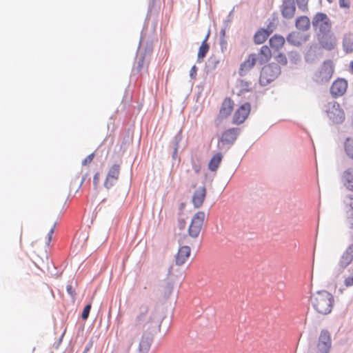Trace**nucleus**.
Returning <instances> with one entry per match:
<instances>
[{
	"label": "nucleus",
	"instance_id": "nucleus-1",
	"mask_svg": "<svg viewBox=\"0 0 353 353\" xmlns=\"http://www.w3.org/2000/svg\"><path fill=\"white\" fill-rule=\"evenodd\" d=\"M311 303L318 313L325 315L332 310L334 297L325 290L318 291L311 296Z\"/></svg>",
	"mask_w": 353,
	"mask_h": 353
},
{
	"label": "nucleus",
	"instance_id": "nucleus-2",
	"mask_svg": "<svg viewBox=\"0 0 353 353\" xmlns=\"http://www.w3.org/2000/svg\"><path fill=\"white\" fill-rule=\"evenodd\" d=\"M281 67L276 63H270L264 65L259 77V83L262 86H266L274 81L281 74Z\"/></svg>",
	"mask_w": 353,
	"mask_h": 353
},
{
	"label": "nucleus",
	"instance_id": "nucleus-3",
	"mask_svg": "<svg viewBox=\"0 0 353 353\" xmlns=\"http://www.w3.org/2000/svg\"><path fill=\"white\" fill-rule=\"evenodd\" d=\"M312 26L317 34L318 33L330 32L332 30V23L325 13L318 12L312 17Z\"/></svg>",
	"mask_w": 353,
	"mask_h": 353
},
{
	"label": "nucleus",
	"instance_id": "nucleus-4",
	"mask_svg": "<svg viewBox=\"0 0 353 353\" xmlns=\"http://www.w3.org/2000/svg\"><path fill=\"white\" fill-rule=\"evenodd\" d=\"M178 241L180 247L175 256V262L177 265H182L188 260L191 253L190 246L184 244L192 245V241L186 236H180Z\"/></svg>",
	"mask_w": 353,
	"mask_h": 353
},
{
	"label": "nucleus",
	"instance_id": "nucleus-5",
	"mask_svg": "<svg viewBox=\"0 0 353 353\" xmlns=\"http://www.w3.org/2000/svg\"><path fill=\"white\" fill-rule=\"evenodd\" d=\"M205 213L202 211L196 212L193 216L188 229V234L187 236L190 241V238L196 239L199 236L202 225L205 219Z\"/></svg>",
	"mask_w": 353,
	"mask_h": 353
},
{
	"label": "nucleus",
	"instance_id": "nucleus-6",
	"mask_svg": "<svg viewBox=\"0 0 353 353\" xmlns=\"http://www.w3.org/2000/svg\"><path fill=\"white\" fill-rule=\"evenodd\" d=\"M317 39L321 47L328 51L334 49L336 46V38L331 30L316 34Z\"/></svg>",
	"mask_w": 353,
	"mask_h": 353
},
{
	"label": "nucleus",
	"instance_id": "nucleus-7",
	"mask_svg": "<svg viewBox=\"0 0 353 353\" xmlns=\"http://www.w3.org/2000/svg\"><path fill=\"white\" fill-rule=\"evenodd\" d=\"M332 345L330 333L325 330H323L319 335V341L316 344V353H329Z\"/></svg>",
	"mask_w": 353,
	"mask_h": 353
},
{
	"label": "nucleus",
	"instance_id": "nucleus-8",
	"mask_svg": "<svg viewBox=\"0 0 353 353\" xmlns=\"http://www.w3.org/2000/svg\"><path fill=\"white\" fill-rule=\"evenodd\" d=\"M309 38V34H303L299 31H292L288 34L285 41L291 46L300 47L308 41Z\"/></svg>",
	"mask_w": 353,
	"mask_h": 353
},
{
	"label": "nucleus",
	"instance_id": "nucleus-9",
	"mask_svg": "<svg viewBox=\"0 0 353 353\" xmlns=\"http://www.w3.org/2000/svg\"><path fill=\"white\" fill-rule=\"evenodd\" d=\"M334 72V65L331 60H326L323 63L319 71V82H327L332 77Z\"/></svg>",
	"mask_w": 353,
	"mask_h": 353
},
{
	"label": "nucleus",
	"instance_id": "nucleus-10",
	"mask_svg": "<svg viewBox=\"0 0 353 353\" xmlns=\"http://www.w3.org/2000/svg\"><path fill=\"white\" fill-rule=\"evenodd\" d=\"M280 10L283 18L286 19H292L296 11L294 0H282Z\"/></svg>",
	"mask_w": 353,
	"mask_h": 353
},
{
	"label": "nucleus",
	"instance_id": "nucleus-11",
	"mask_svg": "<svg viewBox=\"0 0 353 353\" xmlns=\"http://www.w3.org/2000/svg\"><path fill=\"white\" fill-rule=\"evenodd\" d=\"M347 88V81L344 79L334 81L330 87V93L334 97L342 96Z\"/></svg>",
	"mask_w": 353,
	"mask_h": 353
},
{
	"label": "nucleus",
	"instance_id": "nucleus-12",
	"mask_svg": "<svg viewBox=\"0 0 353 353\" xmlns=\"http://www.w3.org/2000/svg\"><path fill=\"white\" fill-rule=\"evenodd\" d=\"M120 166L119 165H113L109 170L104 185L106 188H110L117 181L119 176Z\"/></svg>",
	"mask_w": 353,
	"mask_h": 353
},
{
	"label": "nucleus",
	"instance_id": "nucleus-13",
	"mask_svg": "<svg viewBox=\"0 0 353 353\" xmlns=\"http://www.w3.org/2000/svg\"><path fill=\"white\" fill-rule=\"evenodd\" d=\"M239 133L238 128H230L223 132L221 137L220 141L223 144L231 145L236 139Z\"/></svg>",
	"mask_w": 353,
	"mask_h": 353
},
{
	"label": "nucleus",
	"instance_id": "nucleus-14",
	"mask_svg": "<svg viewBox=\"0 0 353 353\" xmlns=\"http://www.w3.org/2000/svg\"><path fill=\"white\" fill-rule=\"evenodd\" d=\"M353 261V244L350 245L343 252L339 261L341 269L345 268Z\"/></svg>",
	"mask_w": 353,
	"mask_h": 353
},
{
	"label": "nucleus",
	"instance_id": "nucleus-15",
	"mask_svg": "<svg viewBox=\"0 0 353 353\" xmlns=\"http://www.w3.org/2000/svg\"><path fill=\"white\" fill-rule=\"evenodd\" d=\"M272 57L270 48L268 46H263L258 54H255L256 61L260 65L267 63Z\"/></svg>",
	"mask_w": 353,
	"mask_h": 353
},
{
	"label": "nucleus",
	"instance_id": "nucleus-16",
	"mask_svg": "<svg viewBox=\"0 0 353 353\" xmlns=\"http://www.w3.org/2000/svg\"><path fill=\"white\" fill-rule=\"evenodd\" d=\"M255 54L249 55L248 59L243 61L239 68V75L244 76L256 63Z\"/></svg>",
	"mask_w": 353,
	"mask_h": 353
},
{
	"label": "nucleus",
	"instance_id": "nucleus-17",
	"mask_svg": "<svg viewBox=\"0 0 353 353\" xmlns=\"http://www.w3.org/2000/svg\"><path fill=\"white\" fill-rule=\"evenodd\" d=\"M206 195V189L205 187H199L196 189L192 196V203L195 208L201 207L205 200Z\"/></svg>",
	"mask_w": 353,
	"mask_h": 353
},
{
	"label": "nucleus",
	"instance_id": "nucleus-18",
	"mask_svg": "<svg viewBox=\"0 0 353 353\" xmlns=\"http://www.w3.org/2000/svg\"><path fill=\"white\" fill-rule=\"evenodd\" d=\"M312 21L305 15L298 17L295 20V27L297 30L305 32L310 30Z\"/></svg>",
	"mask_w": 353,
	"mask_h": 353
},
{
	"label": "nucleus",
	"instance_id": "nucleus-19",
	"mask_svg": "<svg viewBox=\"0 0 353 353\" xmlns=\"http://www.w3.org/2000/svg\"><path fill=\"white\" fill-rule=\"evenodd\" d=\"M285 39L280 34L273 35L269 40L270 46L276 50H280L285 44Z\"/></svg>",
	"mask_w": 353,
	"mask_h": 353
},
{
	"label": "nucleus",
	"instance_id": "nucleus-20",
	"mask_svg": "<svg viewBox=\"0 0 353 353\" xmlns=\"http://www.w3.org/2000/svg\"><path fill=\"white\" fill-rule=\"evenodd\" d=\"M345 213L351 227L353 228V196H349L345 201Z\"/></svg>",
	"mask_w": 353,
	"mask_h": 353
},
{
	"label": "nucleus",
	"instance_id": "nucleus-21",
	"mask_svg": "<svg viewBox=\"0 0 353 353\" xmlns=\"http://www.w3.org/2000/svg\"><path fill=\"white\" fill-rule=\"evenodd\" d=\"M270 35V31L265 30V28H261L254 34V42L256 44H261L267 40Z\"/></svg>",
	"mask_w": 353,
	"mask_h": 353
},
{
	"label": "nucleus",
	"instance_id": "nucleus-22",
	"mask_svg": "<svg viewBox=\"0 0 353 353\" xmlns=\"http://www.w3.org/2000/svg\"><path fill=\"white\" fill-rule=\"evenodd\" d=\"M343 48L346 53H350L353 51V34L350 33L344 36Z\"/></svg>",
	"mask_w": 353,
	"mask_h": 353
},
{
	"label": "nucleus",
	"instance_id": "nucleus-23",
	"mask_svg": "<svg viewBox=\"0 0 353 353\" xmlns=\"http://www.w3.org/2000/svg\"><path fill=\"white\" fill-rule=\"evenodd\" d=\"M220 61L219 59L214 55L210 57L208 59L207 62L205 63V70L207 73L212 72L214 71L219 65Z\"/></svg>",
	"mask_w": 353,
	"mask_h": 353
},
{
	"label": "nucleus",
	"instance_id": "nucleus-24",
	"mask_svg": "<svg viewBox=\"0 0 353 353\" xmlns=\"http://www.w3.org/2000/svg\"><path fill=\"white\" fill-rule=\"evenodd\" d=\"M145 61V53H140L137 55L136 60L133 66V72L139 73L143 68Z\"/></svg>",
	"mask_w": 353,
	"mask_h": 353
},
{
	"label": "nucleus",
	"instance_id": "nucleus-25",
	"mask_svg": "<svg viewBox=\"0 0 353 353\" xmlns=\"http://www.w3.org/2000/svg\"><path fill=\"white\" fill-rule=\"evenodd\" d=\"M343 183L347 190L353 192V172L352 171H345L343 176Z\"/></svg>",
	"mask_w": 353,
	"mask_h": 353
},
{
	"label": "nucleus",
	"instance_id": "nucleus-26",
	"mask_svg": "<svg viewBox=\"0 0 353 353\" xmlns=\"http://www.w3.org/2000/svg\"><path fill=\"white\" fill-rule=\"evenodd\" d=\"M249 112H234L232 115V123L239 125L248 118Z\"/></svg>",
	"mask_w": 353,
	"mask_h": 353
},
{
	"label": "nucleus",
	"instance_id": "nucleus-27",
	"mask_svg": "<svg viewBox=\"0 0 353 353\" xmlns=\"http://www.w3.org/2000/svg\"><path fill=\"white\" fill-rule=\"evenodd\" d=\"M151 346V340L148 338H142L139 342L137 353H148Z\"/></svg>",
	"mask_w": 353,
	"mask_h": 353
},
{
	"label": "nucleus",
	"instance_id": "nucleus-28",
	"mask_svg": "<svg viewBox=\"0 0 353 353\" xmlns=\"http://www.w3.org/2000/svg\"><path fill=\"white\" fill-rule=\"evenodd\" d=\"M222 160V155L221 153H217L213 156L208 164V168L211 171H216L219 168Z\"/></svg>",
	"mask_w": 353,
	"mask_h": 353
},
{
	"label": "nucleus",
	"instance_id": "nucleus-29",
	"mask_svg": "<svg viewBox=\"0 0 353 353\" xmlns=\"http://www.w3.org/2000/svg\"><path fill=\"white\" fill-rule=\"evenodd\" d=\"M343 284L346 288L353 286V266L347 270L343 274Z\"/></svg>",
	"mask_w": 353,
	"mask_h": 353
},
{
	"label": "nucleus",
	"instance_id": "nucleus-30",
	"mask_svg": "<svg viewBox=\"0 0 353 353\" xmlns=\"http://www.w3.org/2000/svg\"><path fill=\"white\" fill-rule=\"evenodd\" d=\"M209 49V44L205 41H202L198 52L197 62H201L203 60V59L206 56Z\"/></svg>",
	"mask_w": 353,
	"mask_h": 353
},
{
	"label": "nucleus",
	"instance_id": "nucleus-31",
	"mask_svg": "<svg viewBox=\"0 0 353 353\" xmlns=\"http://www.w3.org/2000/svg\"><path fill=\"white\" fill-rule=\"evenodd\" d=\"M329 117L333 123H341L345 119L344 112H330Z\"/></svg>",
	"mask_w": 353,
	"mask_h": 353
},
{
	"label": "nucleus",
	"instance_id": "nucleus-32",
	"mask_svg": "<svg viewBox=\"0 0 353 353\" xmlns=\"http://www.w3.org/2000/svg\"><path fill=\"white\" fill-rule=\"evenodd\" d=\"M132 92L125 90L123 97L121 103L123 105V109H126L130 107V103L132 102Z\"/></svg>",
	"mask_w": 353,
	"mask_h": 353
},
{
	"label": "nucleus",
	"instance_id": "nucleus-33",
	"mask_svg": "<svg viewBox=\"0 0 353 353\" xmlns=\"http://www.w3.org/2000/svg\"><path fill=\"white\" fill-rule=\"evenodd\" d=\"M288 57L290 63L294 65H297L301 60V57L299 52L296 50L289 52L288 53Z\"/></svg>",
	"mask_w": 353,
	"mask_h": 353
},
{
	"label": "nucleus",
	"instance_id": "nucleus-34",
	"mask_svg": "<svg viewBox=\"0 0 353 353\" xmlns=\"http://www.w3.org/2000/svg\"><path fill=\"white\" fill-rule=\"evenodd\" d=\"M148 311V307L147 305H141L140 307L139 314L136 318L137 325H141L143 321V318L145 316Z\"/></svg>",
	"mask_w": 353,
	"mask_h": 353
},
{
	"label": "nucleus",
	"instance_id": "nucleus-35",
	"mask_svg": "<svg viewBox=\"0 0 353 353\" xmlns=\"http://www.w3.org/2000/svg\"><path fill=\"white\" fill-rule=\"evenodd\" d=\"M345 150L346 154L353 159V139H347L345 142Z\"/></svg>",
	"mask_w": 353,
	"mask_h": 353
},
{
	"label": "nucleus",
	"instance_id": "nucleus-36",
	"mask_svg": "<svg viewBox=\"0 0 353 353\" xmlns=\"http://www.w3.org/2000/svg\"><path fill=\"white\" fill-rule=\"evenodd\" d=\"M234 102L230 98L226 97L223 101L220 110H233Z\"/></svg>",
	"mask_w": 353,
	"mask_h": 353
},
{
	"label": "nucleus",
	"instance_id": "nucleus-37",
	"mask_svg": "<svg viewBox=\"0 0 353 353\" xmlns=\"http://www.w3.org/2000/svg\"><path fill=\"white\" fill-rule=\"evenodd\" d=\"M296 3L299 10L304 12L308 11V0H296Z\"/></svg>",
	"mask_w": 353,
	"mask_h": 353
},
{
	"label": "nucleus",
	"instance_id": "nucleus-38",
	"mask_svg": "<svg viewBox=\"0 0 353 353\" xmlns=\"http://www.w3.org/2000/svg\"><path fill=\"white\" fill-rule=\"evenodd\" d=\"M275 21L276 19L274 17L269 18L267 21L268 25L267 28H265V30L270 31V34H271L276 28Z\"/></svg>",
	"mask_w": 353,
	"mask_h": 353
},
{
	"label": "nucleus",
	"instance_id": "nucleus-39",
	"mask_svg": "<svg viewBox=\"0 0 353 353\" xmlns=\"http://www.w3.org/2000/svg\"><path fill=\"white\" fill-rule=\"evenodd\" d=\"M275 60L276 61V63L279 65L281 64L282 65H285L288 63V59L283 53L279 52L275 57Z\"/></svg>",
	"mask_w": 353,
	"mask_h": 353
},
{
	"label": "nucleus",
	"instance_id": "nucleus-40",
	"mask_svg": "<svg viewBox=\"0 0 353 353\" xmlns=\"http://www.w3.org/2000/svg\"><path fill=\"white\" fill-rule=\"evenodd\" d=\"M250 83L248 81L241 80L240 81V86L241 90L238 93V95L242 94L244 92H248L249 90V86Z\"/></svg>",
	"mask_w": 353,
	"mask_h": 353
},
{
	"label": "nucleus",
	"instance_id": "nucleus-41",
	"mask_svg": "<svg viewBox=\"0 0 353 353\" xmlns=\"http://www.w3.org/2000/svg\"><path fill=\"white\" fill-rule=\"evenodd\" d=\"M234 8L229 12L228 15L227 16L226 19L223 20V26L225 27H229L230 23L232 22L233 17H234Z\"/></svg>",
	"mask_w": 353,
	"mask_h": 353
},
{
	"label": "nucleus",
	"instance_id": "nucleus-42",
	"mask_svg": "<svg viewBox=\"0 0 353 353\" xmlns=\"http://www.w3.org/2000/svg\"><path fill=\"white\" fill-rule=\"evenodd\" d=\"M228 43L225 38H220V47L223 53L227 50Z\"/></svg>",
	"mask_w": 353,
	"mask_h": 353
},
{
	"label": "nucleus",
	"instance_id": "nucleus-43",
	"mask_svg": "<svg viewBox=\"0 0 353 353\" xmlns=\"http://www.w3.org/2000/svg\"><path fill=\"white\" fill-rule=\"evenodd\" d=\"M339 4L341 8H350V3L349 0H339Z\"/></svg>",
	"mask_w": 353,
	"mask_h": 353
},
{
	"label": "nucleus",
	"instance_id": "nucleus-44",
	"mask_svg": "<svg viewBox=\"0 0 353 353\" xmlns=\"http://www.w3.org/2000/svg\"><path fill=\"white\" fill-rule=\"evenodd\" d=\"M236 110H251V105L248 102L244 103Z\"/></svg>",
	"mask_w": 353,
	"mask_h": 353
},
{
	"label": "nucleus",
	"instance_id": "nucleus-45",
	"mask_svg": "<svg viewBox=\"0 0 353 353\" xmlns=\"http://www.w3.org/2000/svg\"><path fill=\"white\" fill-rule=\"evenodd\" d=\"M197 68L196 65H193L190 72V76L192 79H195L196 76Z\"/></svg>",
	"mask_w": 353,
	"mask_h": 353
},
{
	"label": "nucleus",
	"instance_id": "nucleus-46",
	"mask_svg": "<svg viewBox=\"0 0 353 353\" xmlns=\"http://www.w3.org/2000/svg\"><path fill=\"white\" fill-rule=\"evenodd\" d=\"M329 105H332V108L333 110H341L340 105L335 101H332L330 102Z\"/></svg>",
	"mask_w": 353,
	"mask_h": 353
},
{
	"label": "nucleus",
	"instance_id": "nucleus-47",
	"mask_svg": "<svg viewBox=\"0 0 353 353\" xmlns=\"http://www.w3.org/2000/svg\"><path fill=\"white\" fill-rule=\"evenodd\" d=\"M192 168L194 170V172L198 174L199 173L200 170H201V165L199 163H195V162H192Z\"/></svg>",
	"mask_w": 353,
	"mask_h": 353
},
{
	"label": "nucleus",
	"instance_id": "nucleus-48",
	"mask_svg": "<svg viewBox=\"0 0 353 353\" xmlns=\"http://www.w3.org/2000/svg\"><path fill=\"white\" fill-rule=\"evenodd\" d=\"M88 317V304L85 305L83 312H82V318L85 320Z\"/></svg>",
	"mask_w": 353,
	"mask_h": 353
},
{
	"label": "nucleus",
	"instance_id": "nucleus-49",
	"mask_svg": "<svg viewBox=\"0 0 353 353\" xmlns=\"http://www.w3.org/2000/svg\"><path fill=\"white\" fill-rule=\"evenodd\" d=\"M67 292L69 294H70L72 297L74 295V290L73 289L72 286L71 285H67Z\"/></svg>",
	"mask_w": 353,
	"mask_h": 353
},
{
	"label": "nucleus",
	"instance_id": "nucleus-50",
	"mask_svg": "<svg viewBox=\"0 0 353 353\" xmlns=\"http://www.w3.org/2000/svg\"><path fill=\"white\" fill-rule=\"evenodd\" d=\"M228 28V27H225V26H223V28L220 31V38H225V31Z\"/></svg>",
	"mask_w": 353,
	"mask_h": 353
},
{
	"label": "nucleus",
	"instance_id": "nucleus-51",
	"mask_svg": "<svg viewBox=\"0 0 353 353\" xmlns=\"http://www.w3.org/2000/svg\"><path fill=\"white\" fill-rule=\"evenodd\" d=\"M99 174L97 173L94 175L93 179V183L94 185H96L99 181Z\"/></svg>",
	"mask_w": 353,
	"mask_h": 353
},
{
	"label": "nucleus",
	"instance_id": "nucleus-52",
	"mask_svg": "<svg viewBox=\"0 0 353 353\" xmlns=\"http://www.w3.org/2000/svg\"><path fill=\"white\" fill-rule=\"evenodd\" d=\"M53 232H54V227L52 229H50V232L48 233V243L52 239V235Z\"/></svg>",
	"mask_w": 353,
	"mask_h": 353
},
{
	"label": "nucleus",
	"instance_id": "nucleus-53",
	"mask_svg": "<svg viewBox=\"0 0 353 353\" xmlns=\"http://www.w3.org/2000/svg\"><path fill=\"white\" fill-rule=\"evenodd\" d=\"M210 30H208V33H207V34H206V36H205V39H203V41L207 42V41H208V38L210 37Z\"/></svg>",
	"mask_w": 353,
	"mask_h": 353
},
{
	"label": "nucleus",
	"instance_id": "nucleus-54",
	"mask_svg": "<svg viewBox=\"0 0 353 353\" xmlns=\"http://www.w3.org/2000/svg\"><path fill=\"white\" fill-rule=\"evenodd\" d=\"M350 66L351 71L353 73V61L350 62Z\"/></svg>",
	"mask_w": 353,
	"mask_h": 353
},
{
	"label": "nucleus",
	"instance_id": "nucleus-55",
	"mask_svg": "<svg viewBox=\"0 0 353 353\" xmlns=\"http://www.w3.org/2000/svg\"><path fill=\"white\" fill-rule=\"evenodd\" d=\"M177 153V148H175L174 152V157L176 155Z\"/></svg>",
	"mask_w": 353,
	"mask_h": 353
},
{
	"label": "nucleus",
	"instance_id": "nucleus-56",
	"mask_svg": "<svg viewBox=\"0 0 353 353\" xmlns=\"http://www.w3.org/2000/svg\"><path fill=\"white\" fill-rule=\"evenodd\" d=\"M93 158V154H90V157H89V159H90V161H91V160Z\"/></svg>",
	"mask_w": 353,
	"mask_h": 353
},
{
	"label": "nucleus",
	"instance_id": "nucleus-57",
	"mask_svg": "<svg viewBox=\"0 0 353 353\" xmlns=\"http://www.w3.org/2000/svg\"><path fill=\"white\" fill-rule=\"evenodd\" d=\"M86 162H87V159H84V161H83V165H85V164H86Z\"/></svg>",
	"mask_w": 353,
	"mask_h": 353
},
{
	"label": "nucleus",
	"instance_id": "nucleus-58",
	"mask_svg": "<svg viewBox=\"0 0 353 353\" xmlns=\"http://www.w3.org/2000/svg\"><path fill=\"white\" fill-rule=\"evenodd\" d=\"M305 60H306V61H307V60H308V54L307 53L305 55Z\"/></svg>",
	"mask_w": 353,
	"mask_h": 353
},
{
	"label": "nucleus",
	"instance_id": "nucleus-59",
	"mask_svg": "<svg viewBox=\"0 0 353 353\" xmlns=\"http://www.w3.org/2000/svg\"><path fill=\"white\" fill-rule=\"evenodd\" d=\"M88 350V347H86L85 348V350H84V352H83V353H86V352H87Z\"/></svg>",
	"mask_w": 353,
	"mask_h": 353
},
{
	"label": "nucleus",
	"instance_id": "nucleus-60",
	"mask_svg": "<svg viewBox=\"0 0 353 353\" xmlns=\"http://www.w3.org/2000/svg\"><path fill=\"white\" fill-rule=\"evenodd\" d=\"M352 108H353V106L345 107L346 109Z\"/></svg>",
	"mask_w": 353,
	"mask_h": 353
},
{
	"label": "nucleus",
	"instance_id": "nucleus-61",
	"mask_svg": "<svg viewBox=\"0 0 353 353\" xmlns=\"http://www.w3.org/2000/svg\"><path fill=\"white\" fill-rule=\"evenodd\" d=\"M329 3H332V0H327Z\"/></svg>",
	"mask_w": 353,
	"mask_h": 353
}]
</instances>
